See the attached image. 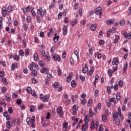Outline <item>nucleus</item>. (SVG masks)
Listing matches in <instances>:
<instances>
[{"instance_id":"obj_30","label":"nucleus","mask_w":131,"mask_h":131,"mask_svg":"<svg viewBox=\"0 0 131 131\" xmlns=\"http://www.w3.org/2000/svg\"><path fill=\"white\" fill-rule=\"evenodd\" d=\"M45 57V60H47L48 62H50V61H51V56L50 55H47Z\"/></svg>"},{"instance_id":"obj_45","label":"nucleus","mask_w":131,"mask_h":131,"mask_svg":"<svg viewBox=\"0 0 131 131\" xmlns=\"http://www.w3.org/2000/svg\"><path fill=\"white\" fill-rule=\"evenodd\" d=\"M26 121H27V124H28V125H30V124H31V122L30 121V118L28 117V118H27Z\"/></svg>"},{"instance_id":"obj_5","label":"nucleus","mask_w":131,"mask_h":131,"mask_svg":"<svg viewBox=\"0 0 131 131\" xmlns=\"http://www.w3.org/2000/svg\"><path fill=\"white\" fill-rule=\"evenodd\" d=\"M113 118H114V121H116V120L118 119V113H117V112H114Z\"/></svg>"},{"instance_id":"obj_11","label":"nucleus","mask_w":131,"mask_h":131,"mask_svg":"<svg viewBox=\"0 0 131 131\" xmlns=\"http://www.w3.org/2000/svg\"><path fill=\"white\" fill-rule=\"evenodd\" d=\"M40 73L43 74L45 72L46 73H49V70H48V68H42V69L40 71Z\"/></svg>"},{"instance_id":"obj_15","label":"nucleus","mask_w":131,"mask_h":131,"mask_svg":"<svg viewBox=\"0 0 131 131\" xmlns=\"http://www.w3.org/2000/svg\"><path fill=\"white\" fill-rule=\"evenodd\" d=\"M118 115H119L122 119H123V116L121 114V110L120 109V107H118Z\"/></svg>"},{"instance_id":"obj_21","label":"nucleus","mask_w":131,"mask_h":131,"mask_svg":"<svg viewBox=\"0 0 131 131\" xmlns=\"http://www.w3.org/2000/svg\"><path fill=\"white\" fill-rule=\"evenodd\" d=\"M92 31H95L97 29V24L92 25L91 27Z\"/></svg>"},{"instance_id":"obj_8","label":"nucleus","mask_w":131,"mask_h":131,"mask_svg":"<svg viewBox=\"0 0 131 131\" xmlns=\"http://www.w3.org/2000/svg\"><path fill=\"white\" fill-rule=\"evenodd\" d=\"M119 64V60L117 58H114L112 62V65H118Z\"/></svg>"},{"instance_id":"obj_55","label":"nucleus","mask_w":131,"mask_h":131,"mask_svg":"<svg viewBox=\"0 0 131 131\" xmlns=\"http://www.w3.org/2000/svg\"><path fill=\"white\" fill-rule=\"evenodd\" d=\"M111 30V32H112L113 33H115L116 32V28L115 27H113L112 29Z\"/></svg>"},{"instance_id":"obj_16","label":"nucleus","mask_w":131,"mask_h":131,"mask_svg":"<svg viewBox=\"0 0 131 131\" xmlns=\"http://www.w3.org/2000/svg\"><path fill=\"white\" fill-rule=\"evenodd\" d=\"M42 102L46 103V102H49V96L45 95L44 96V98L42 99Z\"/></svg>"},{"instance_id":"obj_57","label":"nucleus","mask_w":131,"mask_h":131,"mask_svg":"<svg viewBox=\"0 0 131 131\" xmlns=\"http://www.w3.org/2000/svg\"><path fill=\"white\" fill-rule=\"evenodd\" d=\"M57 72L59 76H61V75H62V72L61 71V69L58 68Z\"/></svg>"},{"instance_id":"obj_4","label":"nucleus","mask_w":131,"mask_h":131,"mask_svg":"<svg viewBox=\"0 0 131 131\" xmlns=\"http://www.w3.org/2000/svg\"><path fill=\"white\" fill-rule=\"evenodd\" d=\"M52 57L54 61H58V62H60V61H61V57H60V56L56 55L55 53H53Z\"/></svg>"},{"instance_id":"obj_6","label":"nucleus","mask_w":131,"mask_h":131,"mask_svg":"<svg viewBox=\"0 0 131 131\" xmlns=\"http://www.w3.org/2000/svg\"><path fill=\"white\" fill-rule=\"evenodd\" d=\"M95 72V68L94 67H92L90 68V71L87 73V75L90 76V75H93V74Z\"/></svg>"},{"instance_id":"obj_63","label":"nucleus","mask_w":131,"mask_h":131,"mask_svg":"<svg viewBox=\"0 0 131 131\" xmlns=\"http://www.w3.org/2000/svg\"><path fill=\"white\" fill-rule=\"evenodd\" d=\"M104 130V128H103V125L101 124L100 125V127L99 128V130L98 131H103Z\"/></svg>"},{"instance_id":"obj_46","label":"nucleus","mask_w":131,"mask_h":131,"mask_svg":"<svg viewBox=\"0 0 131 131\" xmlns=\"http://www.w3.org/2000/svg\"><path fill=\"white\" fill-rule=\"evenodd\" d=\"M1 92L2 93H6V92H7V88H6V86L2 87L1 89Z\"/></svg>"},{"instance_id":"obj_22","label":"nucleus","mask_w":131,"mask_h":131,"mask_svg":"<svg viewBox=\"0 0 131 131\" xmlns=\"http://www.w3.org/2000/svg\"><path fill=\"white\" fill-rule=\"evenodd\" d=\"M59 86L60 84H59V83L58 82H55L53 85V87L54 88V89H58V88H59Z\"/></svg>"},{"instance_id":"obj_60","label":"nucleus","mask_w":131,"mask_h":131,"mask_svg":"<svg viewBox=\"0 0 131 131\" xmlns=\"http://www.w3.org/2000/svg\"><path fill=\"white\" fill-rule=\"evenodd\" d=\"M29 53H30L29 49H27L25 51V56H28V55H29Z\"/></svg>"},{"instance_id":"obj_2","label":"nucleus","mask_w":131,"mask_h":131,"mask_svg":"<svg viewBox=\"0 0 131 131\" xmlns=\"http://www.w3.org/2000/svg\"><path fill=\"white\" fill-rule=\"evenodd\" d=\"M57 114L59 115V117L60 118H62L63 117V110H62V106H58L57 110H56Z\"/></svg>"},{"instance_id":"obj_32","label":"nucleus","mask_w":131,"mask_h":131,"mask_svg":"<svg viewBox=\"0 0 131 131\" xmlns=\"http://www.w3.org/2000/svg\"><path fill=\"white\" fill-rule=\"evenodd\" d=\"M34 67V62H32L31 64H30V71H32L33 70V68Z\"/></svg>"},{"instance_id":"obj_19","label":"nucleus","mask_w":131,"mask_h":131,"mask_svg":"<svg viewBox=\"0 0 131 131\" xmlns=\"http://www.w3.org/2000/svg\"><path fill=\"white\" fill-rule=\"evenodd\" d=\"M114 23V19H108L106 21L107 25H112V24H113Z\"/></svg>"},{"instance_id":"obj_26","label":"nucleus","mask_w":131,"mask_h":131,"mask_svg":"<svg viewBox=\"0 0 131 131\" xmlns=\"http://www.w3.org/2000/svg\"><path fill=\"white\" fill-rule=\"evenodd\" d=\"M88 127H89V126H88V124H85L83 125L82 127V130H86V129H88Z\"/></svg>"},{"instance_id":"obj_54","label":"nucleus","mask_w":131,"mask_h":131,"mask_svg":"<svg viewBox=\"0 0 131 131\" xmlns=\"http://www.w3.org/2000/svg\"><path fill=\"white\" fill-rule=\"evenodd\" d=\"M80 79H81V81H84L85 80V77L82 75H80L79 76Z\"/></svg>"},{"instance_id":"obj_39","label":"nucleus","mask_w":131,"mask_h":131,"mask_svg":"<svg viewBox=\"0 0 131 131\" xmlns=\"http://www.w3.org/2000/svg\"><path fill=\"white\" fill-rule=\"evenodd\" d=\"M73 110L78 111V106L76 104L74 105L73 106Z\"/></svg>"},{"instance_id":"obj_12","label":"nucleus","mask_w":131,"mask_h":131,"mask_svg":"<svg viewBox=\"0 0 131 131\" xmlns=\"http://www.w3.org/2000/svg\"><path fill=\"white\" fill-rule=\"evenodd\" d=\"M32 71L31 76H32V77H36V76H37V71L36 70L34 69Z\"/></svg>"},{"instance_id":"obj_33","label":"nucleus","mask_w":131,"mask_h":131,"mask_svg":"<svg viewBox=\"0 0 131 131\" xmlns=\"http://www.w3.org/2000/svg\"><path fill=\"white\" fill-rule=\"evenodd\" d=\"M125 23V20H124V19H122L119 23L120 25H121V26H123Z\"/></svg>"},{"instance_id":"obj_53","label":"nucleus","mask_w":131,"mask_h":131,"mask_svg":"<svg viewBox=\"0 0 131 131\" xmlns=\"http://www.w3.org/2000/svg\"><path fill=\"white\" fill-rule=\"evenodd\" d=\"M68 126V123H67V122L63 123V126H62L63 128H67Z\"/></svg>"},{"instance_id":"obj_13","label":"nucleus","mask_w":131,"mask_h":131,"mask_svg":"<svg viewBox=\"0 0 131 131\" xmlns=\"http://www.w3.org/2000/svg\"><path fill=\"white\" fill-rule=\"evenodd\" d=\"M128 66V63H127V62H126L123 67V72H124V73H125L126 70H127Z\"/></svg>"},{"instance_id":"obj_47","label":"nucleus","mask_w":131,"mask_h":131,"mask_svg":"<svg viewBox=\"0 0 131 131\" xmlns=\"http://www.w3.org/2000/svg\"><path fill=\"white\" fill-rule=\"evenodd\" d=\"M113 71L112 70H109L108 71V76H110V77H111L112 76V73H113Z\"/></svg>"},{"instance_id":"obj_36","label":"nucleus","mask_w":131,"mask_h":131,"mask_svg":"<svg viewBox=\"0 0 131 131\" xmlns=\"http://www.w3.org/2000/svg\"><path fill=\"white\" fill-rule=\"evenodd\" d=\"M102 121H103V122H106V121H107V117H106V116L105 115H103L102 116Z\"/></svg>"},{"instance_id":"obj_18","label":"nucleus","mask_w":131,"mask_h":131,"mask_svg":"<svg viewBox=\"0 0 131 131\" xmlns=\"http://www.w3.org/2000/svg\"><path fill=\"white\" fill-rule=\"evenodd\" d=\"M89 115L90 117H93L95 115V113H93V109L91 108H89Z\"/></svg>"},{"instance_id":"obj_64","label":"nucleus","mask_w":131,"mask_h":131,"mask_svg":"<svg viewBox=\"0 0 131 131\" xmlns=\"http://www.w3.org/2000/svg\"><path fill=\"white\" fill-rule=\"evenodd\" d=\"M86 103V99L85 98H84L82 101H81V104L82 105H84Z\"/></svg>"},{"instance_id":"obj_10","label":"nucleus","mask_w":131,"mask_h":131,"mask_svg":"<svg viewBox=\"0 0 131 131\" xmlns=\"http://www.w3.org/2000/svg\"><path fill=\"white\" fill-rule=\"evenodd\" d=\"M72 75H73V73H71L69 74L67 78V81L68 82H70L71 81V79L72 78Z\"/></svg>"},{"instance_id":"obj_42","label":"nucleus","mask_w":131,"mask_h":131,"mask_svg":"<svg viewBox=\"0 0 131 131\" xmlns=\"http://www.w3.org/2000/svg\"><path fill=\"white\" fill-rule=\"evenodd\" d=\"M34 109H35V107L34 106L32 105L30 107V112H34Z\"/></svg>"},{"instance_id":"obj_58","label":"nucleus","mask_w":131,"mask_h":131,"mask_svg":"<svg viewBox=\"0 0 131 131\" xmlns=\"http://www.w3.org/2000/svg\"><path fill=\"white\" fill-rule=\"evenodd\" d=\"M50 117H51V113H47L46 118L47 119H50Z\"/></svg>"},{"instance_id":"obj_34","label":"nucleus","mask_w":131,"mask_h":131,"mask_svg":"<svg viewBox=\"0 0 131 131\" xmlns=\"http://www.w3.org/2000/svg\"><path fill=\"white\" fill-rule=\"evenodd\" d=\"M91 128L92 130L95 128V122H94V120L91 121Z\"/></svg>"},{"instance_id":"obj_17","label":"nucleus","mask_w":131,"mask_h":131,"mask_svg":"<svg viewBox=\"0 0 131 131\" xmlns=\"http://www.w3.org/2000/svg\"><path fill=\"white\" fill-rule=\"evenodd\" d=\"M13 60H15L16 62H18L19 60H20V56L16 54L13 55Z\"/></svg>"},{"instance_id":"obj_35","label":"nucleus","mask_w":131,"mask_h":131,"mask_svg":"<svg viewBox=\"0 0 131 131\" xmlns=\"http://www.w3.org/2000/svg\"><path fill=\"white\" fill-rule=\"evenodd\" d=\"M71 86L72 88H75L76 86V83H75V81L72 80L71 81Z\"/></svg>"},{"instance_id":"obj_14","label":"nucleus","mask_w":131,"mask_h":131,"mask_svg":"<svg viewBox=\"0 0 131 131\" xmlns=\"http://www.w3.org/2000/svg\"><path fill=\"white\" fill-rule=\"evenodd\" d=\"M17 67H18V63H12V64L11 66V70L12 71H14L15 69H16V68H17Z\"/></svg>"},{"instance_id":"obj_28","label":"nucleus","mask_w":131,"mask_h":131,"mask_svg":"<svg viewBox=\"0 0 131 131\" xmlns=\"http://www.w3.org/2000/svg\"><path fill=\"white\" fill-rule=\"evenodd\" d=\"M39 64L40 66H41V68H43L45 65H46V64L45 63V62H43V61H41V60H39Z\"/></svg>"},{"instance_id":"obj_50","label":"nucleus","mask_w":131,"mask_h":131,"mask_svg":"<svg viewBox=\"0 0 131 131\" xmlns=\"http://www.w3.org/2000/svg\"><path fill=\"white\" fill-rule=\"evenodd\" d=\"M119 85L120 88H122V86H123V81L122 80H120L119 81Z\"/></svg>"},{"instance_id":"obj_61","label":"nucleus","mask_w":131,"mask_h":131,"mask_svg":"<svg viewBox=\"0 0 131 131\" xmlns=\"http://www.w3.org/2000/svg\"><path fill=\"white\" fill-rule=\"evenodd\" d=\"M22 103V100H20V99H17L16 101V104H17V105H21V103Z\"/></svg>"},{"instance_id":"obj_44","label":"nucleus","mask_w":131,"mask_h":131,"mask_svg":"<svg viewBox=\"0 0 131 131\" xmlns=\"http://www.w3.org/2000/svg\"><path fill=\"white\" fill-rule=\"evenodd\" d=\"M92 104H93V100L92 99H90L89 101H88V107H90V106H91V105H92Z\"/></svg>"},{"instance_id":"obj_7","label":"nucleus","mask_w":131,"mask_h":131,"mask_svg":"<svg viewBox=\"0 0 131 131\" xmlns=\"http://www.w3.org/2000/svg\"><path fill=\"white\" fill-rule=\"evenodd\" d=\"M68 32V29H67V26H64L62 28L63 35H66Z\"/></svg>"},{"instance_id":"obj_27","label":"nucleus","mask_w":131,"mask_h":131,"mask_svg":"<svg viewBox=\"0 0 131 131\" xmlns=\"http://www.w3.org/2000/svg\"><path fill=\"white\" fill-rule=\"evenodd\" d=\"M33 58H34V60H35V61H37L38 60V54H37V53H35L33 55Z\"/></svg>"},{"instance_id":"obj_31","label":"nucleus","mask_w":131,"mask_h":131,"mask_svg":"<svg viewBox=\"0 0 131 131\" xmlns=\"http://www.w3.org/2000/svg\"><path fill=\"white\" fill-rule=\"evenodd\" d=\"M77 23L76 19H75L71 23V25H72V27H74V25H76Z\"/></svg>"},{"instance_id":"obj_51","label":"nucleus","mask_w":131,"mask_h":131,"mask_svg":"<svg viewBox=\"0 0 131 131\" xmlns=\"http://www.w3.org/2000/svg\"><path fill=\"white\" fill-rule=\"evenodd\" d=\"M115 122H116V125H118V126H119V125H120V120L118 119L116 120Z\"/></svg>"},{"instance_id":"obj_49","label":"nucleus","mask_w":131,"mask_h":131,"mask_svg":"<svg viewBox=\"0 0 131 131\" xmlns=\"http://www.w3.org/2000/svg\"><path fill=\"white\" fill-rule=\"evenodd\" d=\"M74 54L75 55H76L77 59H78V61L79 60V55H78V52H77V51H74Z\"/></svg>"},{"instance_id":"obj_62","label":"nucleus","mask_w":131,"mask_h":131,"mask_svg":"<svg viewBox=\"0 0 131 131\" xmlns=\"http://www.w3.org/2000/svg\"><path fill=\"white\" fill-rule=\"evenodd\" d=\"M9 33H13L14 34L15 33V29L14 28H11L10 29V31L8 32Z\"/></svg>"},{"instance_id":"obj_38","label":"nucleus","mask_w":131,"mask_h":131,"mask_svg":"<svg viewBox=\"0 0 131 131\" xmlns=\"http://www.w3.org/2000/svg\"><path fill=\"white\" fill-rule=\"evenodd\" d=\"M27 92L28 94H32V90L31 89V87H28L27 89Z\"/></svg>"},{"instance_id":"obj_20","label":"nucleus","mask_w":131,"mask_h":131,"mask_svg":"<svg viewBox=\"0 0 131 131\" xmlns=\"http://www.w3.org/2000/svg\"><path fill=\"white\" fill-rule=\"evenodd\" d=\"M84 121L86 124H88V123H89V121H90V117H89V115L85 116Z\"/></svg>"},{"instance_id":"obj_40","label":"nucleus","mask_w":131,"mask_h":131,"mask_svg":"<svg viewBox=\"0 0 131 131\" xmlns=\"http://www.w3.org/2000/svg\"><path fill=\"white\" fill-rule=\"evenodd\" d=\"M6 127L8 128H11V122H10V121L6 122Z\"/></svg>"},{"instance_id":"obj_9","label":"nucleus","mask_w":131,"mask_h":131,"mask_svg":"<svg viewBox=\"0 0 131 131\" xmlns=\"http://www.w3.org/2000/svg\"><path fill=\"white\" fill-rule=\"evenodd\" d=\"M82 71L84 74H85L89 71V68L86 64H85V67L82 68Z\"/></svg>"},{"instance_id":"obj_1","label":"nucleus","mask_w":131,"mask_h":131,"mask_svg":"<svg viewBox=\"0 0 131 131\" xmlns=\"http://www.w3.org/2000/svg\"><path fill=\"white\" fill-rule=\"evenodd\" d=\"M37 13L38 15H40L42 18H43L45 15L47 14V10L46 9L42 10V8L41 7L37 10Z\"/></svg>"},{"instance_id":"obj_43","label":"nucleus","mask_w":131,"mask_h":131,"mask_svg":"<svg viewBox=\"0 0 131 131\" xmlns=\"http://www.w3.org/2000/svg\"><path fill=\"white\" fill-rule=\"evenodd\" d=\"M8 113H9V114H13V108H12V107H10L8 108Z\"/></svg>"},{"instance_id":"obj_48","label":"nucleus","mask_w":131,"mask_h":131,"mask_svg":"<svg viewBox=\"0 0 131 131\" xmlns=\"http://www.w3.org/2000/svg\"><path fill=\"white\" fill-rule=\"evenodd\" d=\"M70 61L72 65H73V64H74V60L73 59V58L72 56H71L70 58Z\"/></svg>"},{"instance_id":"obj_56","label":"nucleus","mask_w":131,"mask_h":131,"mask_svg":"<svg viewBox=\"0 0 131 131\" xmlns=\"http://www.w3.org/2000/svg\"><path fill=\"white\" fill-rule=\"evenodd\" d=\"M36 20H37V23H40V22H41V21L40 20V17H39V16L38 15L36 16Z\"/></svg>"},{"instance_id":"obj_23","label":"nucleus","mask_w":131,"mask_h":131,"mask_svg":"<svg viewBox=\"0 0 131 131\" xmlns=\"http://www.w3.org/2000/svg\"><path fill=\"white\" fill-rule=\"evenodd\" d=\"M13 8L12 6H8L7 8V12L8 13H11V12H12V11H13Z\"/></svg>"},{"instance_id":"obj_25","label":"nucleus","mask_w":131,"mask_h":131,"mask_svg":"<svg viewBox=\"0 0 131 131\" xmlns=\"http://www.w3.org/2000/svg\"><path fill=\"white\" fill-rule=\"evenodd\" d=\"M23 28H24L25 31H27V30H28V25L27 24H24L23 26Z\"/></svg>"},{"instance_id":"obj_52","label":"nucleus","mask_w":131,"mask_h":131,"mask_svg":"<svg viewBox=\"0 0 131 131\" xmlns=\"http://www.w3.org/2000/svg\"><path fill=\"white\" fill-rule=\"evenodd\" d=\"M115 101V97H113L112 98H110L108 100V102L110 103H113Z\"/></svg>"},{"instance_id":"obj_41","label":"nucleus","mask_w":131,"mask_h":131,"mask_svg":"<svg viewBox=\"0 0 131 131\" xmlns=\"http://www.w3.org/2000/svg\"><path fill=\"white\" fill-rule=\"evenodd\" d=\"M19 55L21 56V57H23L24 56V52L22 49L19 50Z\"/></svg>"},{"instance_id":"obj_59","label":"nucleus","mask_w":131,"mask_h":131,"mask_svg":"<svg viewBox=\"0 0 131 131\" xmlns=\"http://www.w3.org/2000/svg\"><path fill=\"white\" fill-rule=\"evenodd\" d=\"M45 84L48 85L49 84V83H50V80L49 79H48V78H46V79H45Z\"/></svg>"},{"instance_id":"obj_37","label":"nucleus","mask_w":131,"mask_h":131,"mask_svg":"<svg viewBox=\"0 0 131 131\" xmlns=\"http://www.w3.org/2000/svg\"><path fill=\"white\" fill-rule=\"evenodd\" d=\"M59 35H58V36H57V34H55V35H54V42H57V41H56L55 40V39H57V41H58V40H59Z\"/></svg>"},{"instance_id":"obj_29","label":"nucleus","mask_w":131,"mask_h":131,"mask_svg":"<svg viewBox=\"0 0 131 131\" xmlns=\"http://www.w3.org/2000/svg\"><path fill=\"white\" fill-rule=\"evenodd\" d=\"M121 98V96H120V93H118L116 94V100L117 101H120V99Z\"/></svg>"},{"instance_id":"obj_3","label":"nucleus","mask_w":131,"mask_h":131,"mask_svg":"<svg viewBox=\"0 0 131 131\" xmlns=\"http://www.w3.org/2000/svg\"><path fill=\"white\" fill-rule=\"evenodd\" d=\"M95 14L99 16H102V8L99 7L95 9Z\"/></svg>"},{"instance_id":"obj_24","label":"nucleus","mask_w":131,"mask_h":131,"mask_svg":"<svg viewBox=\"0 0 131 131\" xmlns=\"http://www.w3.org/2000/svg\"><path fill=\"white\" fill-rule=\"evenodd\" d=\"M115 38L114 40V43H117V41H118V39H119L120 37L119 35H115Z\"/></svg>"}]
</instances>
